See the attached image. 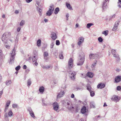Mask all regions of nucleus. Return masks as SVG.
Segmentation results:
<instances>
[{
    "label": "nucleus",
    "instance_id": "obj_1",
    "mask_svg": "<svg viewBox=\"0 0 121 121\" xmlns=\"http://www.w3.org/2000/svg\"><path fill=\"white\" fill-rule=\"evenodd\" d=\"M11 33L9 32H6L4 33L1 38L2 40L6 44L7 43L8 38L11 35Z\"/></svg>",
    "mask_w": 121,
    "mask_h": 121
},
{
    "label": "nucleus",
    "instance_id": "obj_2",
    "mask_svg": "<svg viewBox=\"0 0 121 121\" xmlns=\"http://www.w3.org/2000/svg\"><path fill=\"white\" fill-rule=\"evenodd\" d=\"M82 56L80 55L79 56L77 63V64L78 65H82L85 60V55L82 52Z\"/></svg>",
    "mask_w": 121,
    "mask_h": 121
},
{
    "label": "nucleus",
    "instance_id": "obj_3",
    "mask_svg": "<svg viewBox=\"0 0 121 121\" xmlns=\"http://www.w3.org/2000/svg\"><path fill=\"white\" fill-rule=\"evenodd\" d=\"M68 109L70 110H72L73 111L77 113L80 109L79 106L77 104H75L74 106H72L71 107L68 106Z\"/></svg>",
    "mask_w": 121,
    "mask_h": 121
},
{
    "label": "nucleus",
    "instance_id": "obj_4",
    "mask_svg": "<svg viewBox=\"0 0 121 121\" xmlns=\"http://www.w3.org/2000/svg\"><path fill=\"white\" fill-rule=\"evenodd\" d=\"M54 9V6L53 5H51L49 10L47 11L46 13V16H50L53 13Z\"/></svg>",
    "mask_w": 121,
    "mask_h": 121
},
{
    "label": "nucleus",
    "instance_id": "obj_5",
    "mask_svg": "<svg viewBox=\"0 0 121 121\" xmlns=\"http://www.w3.org/2000/svg\"><path fill=\"white\" fill-rule=\"evenodd\" d=\"M111 52L112 54L113 55V56L116 58V60L117 61H119L120 58L119 55L118 54H116V50L112 49Z\"/></svg>",
    "mask_w": 121,
    "mask_h": 121
},
{
    "label": "nucleus",
    "instance_id": "obj_6",
    "mask_svg": "<svg viewBox=\"0 0 121 121\" xmlns=\"http://www.w3.org/2000/svg\"><path fill=\"white\" fill-rule=\"evenodd\" d=\"M69 73V76L71 79L72 80L74 79L75 78V75L76 74V72L74 71L70 72Z\"/></svg>",
    "mask_w": 121,
    "mask_h": 121
},
{
    "label": "nucleus",
    "instance_id": "obj_7",
    "mask_svg": "<svg viewBox=\"0 0 121 121\" xmlns=\"http://www.w3.org/2000/svg\"><path fill=\"white\" fill-rule=\"evenodd\" d=\"M53 109L57 112H58V111L59 109V105L56 102L54 103L53 104Z\"/></svg>",
    "mask_w": 121,
    "mask_h": 121
},
{
    "label": "nucleus",
    "instance_id": "obj_8",
    "mask_svg": "<svg viewBox=\"0 0 121 121\" xmlns=\"http://www.w3.org/2000/svg\"><path fill=\"white\" fill-rule=\"evenodd\" d=\"M73 61L72 59L70 58L69 59L68 64V67L69 69L72 68L73 67Z\"/></svg>",
    "mask_w": 121,
    "mask_h": 121
},
{
    "label": "nucleus",
    "instance_id": "obj_9",
    "mask_svg": "<svg viewBox=\"0 0 121 121\" xmlns=\"http://www.w3.org/2000/svg\"><path fill=\"white\" fill-rule=\"evenodd\" d=\"M90 58V59H97L99 58V55L96 54L91 53L89 55Z\"/></svg>",
    "mask_w": 121,
    "mask_h": 121
},
{
    "label": "nucleus",
    "instance_id": "obj_10",
    "mask_svg": "<svg viewBox=\"0 0 121 121\" xmlns=\"http://www.w3.org/2000/svg\"><path fill=\"white\" fill-rule=\"evenodd\" d=\"M13 112L11 110L9 111L8 113L6 112L4 114V116L5 118H8L9 117H11L13 114Z\"/></svg>",
    "mask_w": 121,
    "mask_h": 121
},
{
    "label": "nucleus",
    "instance_id": "obj_11",
    "mask_svg": "<svg viewBox=\"0 0 121 121\" xmlns=\"http://www.w3.org/2000/svg\"><path fill=\"white\" fill-rule=\"evenodd\" d=\"M84 39L83 37H81L79 38L78 42V45L80 46L81 45L84 41Z\"/></svg>",
    "mask_w": 121,
    "mask_h": 121
},
{
    "label": "nucleus",
    "instance_id": "obj_12",
    "mask_svg": "<svg viewBox=\"0 0 121 121\" xmlns=\"http://www.w3.org/2000/svg\"><path fill=\"white\" fill-rule=\"evenodd\" d=\"M119 22V21H117L115 22L114 26L112 29V30L115 31L117 29Z\"/></svg>",
    "mask_w": 121,
    "mask_h": 121
},
{
    "label": "nucleus",
    "instance_id": "obj_13",
    "mask_svg": "<svg viewBox=\"0 0 121 121\" xmlns=\"http://www.w3.org/2000/svg\"><path fill=\"white\" fill-rule=\"evenodd\" d=\"M120 99V97H118V96L116 95L113 96L112 98V99L117 102L119 101Z\"/></svg>",
    "mask_w": 121,
    "mask_h": 121
},
{
    "label": "nucleus",
    "instance_id": "obj_14",
    "mask_svg": "<svg viewBox=\"0 0 121 121\" xmlns=\"http://www.w3.org/2000/svg\"><path fill=\"white\" fill-rule=\"evenodd\" d=\"M51 36L53 40H55L57 37L56 34L54 32H52L51 35Z\"/></svg>",
    "mask_w": 121,
    "mask_h": 121
},
{
    "label": "nucleus",
    "instance_id": "obj_15",
    "mask_svg": "<svg viewBox=\"0 0 121 121\" xmlns=\"http://www.w3.org/2000/svg\"><path fill=\"white\" fill-rule=\"evenodd\" d=\"M105 86V85L104 83H99L97 86V88L98 89H102L104 88Z\"/></svg>",
    "mask_w": 121,
    "mask_h": 121
},
{
    "label": "nucleus",
    "instance_id": "obj_16",
    "mask_svg": "<svg viewBox=\"0 0 121 121\" xmlns=\"http://www.w3.org/2000/svg\"><path fill=\"white\" fill-rule=\"evenodd\" d=\"M121 80V76H118L116 77L115 79V82L118 83Z\"/></svg>",
    "mask_w": 121,
    "mask_h": 121
},
{
    "label": "nucleus",
    "instance_id": "obj_17",
    "mask_svg": "<svg viewBox=\"0 0 121 121\" xmlns=\"http://www.w3.org/2000/svg\"><path fill=\"white\" fill-rule=\"evenodd\" d=\"M64 92L63 91H61L57 96V97L58 98H60L64 94Z\"/></svg>",
    "mask_w": 121,
    "mask_h": 121
},
{
    "label": "nucleus",
    "instance_id": "obj_18",
    "mask_svg": "<svg viewBox=\"0 0 121 121\" xmlns=\"http://www.w3.org/2000/svg\"><path fill=\"white\" fill-rule=\"evenodd\" d=\"M107 1V0H105L104 2L103 5V9L104 10L105 9H107L108 6H107V4H106V2Z\"/></svg>",
    "mask_w": 121,
    "mask_h": 121
},
{
    "label": "nucleus",
    "instance_id": "obj_19",
    "mask_svg": "<svg viewBox=\"0 0 121 121\" xmlns=\"http://www.w3.org/2000/svg\"><path fill=\"white\" fill-rule=\"evenodd\" d=\"M15 57V56H13V55H11L10 61L9 62V64H12V62H13L14 61Z\"/></svg>",
    "mask_w": 121,
    "mask_h": 121
},
{
    "label": "nucleus",
    "instance_id": "obj_20",
    "mask_svg": "<svg viewBox=\"0 0 121 121\" xmlns=\"http://www.w3.org/2000/svg\"><path fill=\"white\" fill-rule=\"evenodd\" d=\"M86 108L85 106H83L81 110V112L82 114H84L87 112Z\"/></svg>",
    "mask_w": 121,
    "mask_h": 121
},
{
    "label": "nucleus",
    "instance_id": "obj_21",
    "mask_svg": "<svg viewBox=\"0 0 121 121\" xmlns=\"http://www.w3.org/2000/svg\"><path fill=\"white\" fill-rule=\"evenodd\" d=\"M94 75V74L93 73L89 72L87 73L86 74L87 76L91 78H92L93 77Z\"/></svg>",
    "mask_w": 121,
    "mask_h": 121
},
{
    "label": "nucleus",
    "instance_id": "obj_22",
    "mask_svg": "<svg viewBox=\"0 0 121 121\" xmlns=\"http://www.w3.org/2000/svg\"><path fill=\"white\" fill-rule=\"evenodd\" d=\"M48 54L47 52H44L43 53V56L44 59L46 60L48 59Z\"/></svg>",
    "mask_w": 121,
    "mask_h": 121
},
{
    "label": "nucleus",
    "instance_id": "obj_23",
    "mask_svg": "<svg viewBox=\"0 0 121 121\" xmlns=\"http://www.w3.org/2000/svg\"><path fill=\"white\" fill-rule=\"evenodd\" d=\"M66 6L67 8L69 9L72 10L73 9L72 7L71 6L70 4H69L66 3Z\"/></svg>",
    "mask_w": 121,
    "mask_h": 121
},
{
    "label": "nucleus",
    "instance_id": "obj_24",
    "mask_svg": "<svg viewBox=\"0 0 121 121\" xmlns=\"http://www.w3.org/2000/svg\"><path fill=\"white\" fill-rule=\"evenodd\" d=\"M52 66L51 65L48 66H44L43 67V68L44 69H48L49 68L52 69Z\"/></svg>",
    "mask_w": 121,
    "mask_h": 121
},
{
    "label": "nucleus",
    "instance_id": "obj_25",
    "mask_svg": "<svg viewBox=\"0 0 121 121\" xmlns=\"http://www.w3.org/2000/svg\"><path fill=\"white\" fill-rule=\"evenodd\" d=\"M39 91L41 93L43 92L44 91V87L43 86L40 87L39 88Z\"/></svg>",
    "mask_w": 121,
    "mask_h": 121
},
{
    "label": "nucleus",
    "instance_id": "obj_26",
    "mask_svg": "<svg viewBox=\"0 0 121 121\" xmlns=\"http://www.w3.org/2000/svg\"><path fill=\"white\" fill-rule=\"evenodd\" d=\"M37 10L38 11V13H39L40 16H41L42 15V10L40 8H38L37 9Z\"/></svg>",
    "mask_w": 121,
    "mask_h": 121
},
{
    "label": "nucleus",
    "instance_id": "obj_27",
    "mask_svg": "<svg viewBox=\"0 0 121 121\" xmlns=\"http://www.w3.org/2000/svg\"><path fill=\"white\" fill-rule=\"evenodd\" d=\"M90 105L91 108H95V103L93 101H91L90 103Z\"/></svg>",
    "mask_w": 121,
    "mask_h": 121
},
{
    "label": "nucleus",
    "instance_id": "obj_28",
    "mask_svg": "<svg viewBox=\"0 0 121 121\" xmlns=\"http://www.w3.org/2000/svg\"><path fill=\"white\" fill-rule=\"evenodd\" d=\"M59 9L58 7H57L55 10L54 13L55 14H56L58 13V12L59 11Z\"/></svg>",
    "mask_w": 121,
    "mask_h": 121
},
{
    "label": "nucleus",
    "instance_id": "obj_29",
    "mask_svg": "<svg viewBox=\"0 0 121 121\" xmlns=\"http://www.w3.org/2000/svg\"><path fill=\"white\" fill-rule=\"evenodd\" d=\"M38 58L37 57H36V56H34L32 59V60L33 62H35L36 61Z\"/></svg>",
    "mask_w": 121,
    "mask_h": 121
},
{
    "label": "nucleus",
    "instance_id": "obj_30",
    "mask_svg": "<svg viewBox=\"0 0 121 121\" xmlns=\"http://www.w3.org/2000/svg\"><path fill=\"white\" fill-rule=\"evenodd\" d=\"M41 40L40 39H38L37 42V44L38 46H40L41 45Z\"/></svg>",
    "mask_w": 121,
    "mask_h": 121
},
{
    "label": "nucleus",
    "instance_id": "obj_31",
    "mask_svg": "<svg viewBox=\"0 0 121 121\" xmlns=\"http://www.w3.org/2000/svg\"><path fill=\"white\" fill-rule=\"evenodd\" d=\"M117 6L120 8H121V0H118L117 3Z\"/></svg>",
    "mask_w": 121,
    "mask_h": 121
},
{
    "label": "nucleus",
    "instance_id": "obj_32",
    "mask_svg": "<svg viewBox=\"0 0 121 121\" xmlns=\"http://www.w3.org/2000/svg\"><path fill=\"white\" fill-rule=\"evenodd\" d=\"M97 63V61L96 60H95L94 62V63L93 64L91 67L92 68L94 67L96 65Z\"/></svg>",
    "mask_w": 121,
    "mask_h": 121
},
{
    "label": "nucleus",
    "instance_id": "obj_33",
    "mask_svg": "<svg viewBox=\"0 0 121 121\" xmlns=\"http://www.w3.org/2000/svg\"><path fill=\"white\" fill-rule=\"evenodd\" d=\"M31 82L30 79H28L27 81V86L29 87L31 84Z\"/></svg>",
    "mask_w": 121,
    "mask_h": 121
},
{
    "label": "nucleus",
    "instance_id": "obj_34",
    "mask_svg": "<svg viewBox=\"0 0 121 121\" xmlns=\"http://www.w3.org/2000/svg\"><path fill=\"white\" fill-rule=\"evenodd\" d=\"M93 25V24L92 23H89L87 24L86 26V27L88 28H89L91 26Z\"/></svg>",
    "mask_w": 121,
    "mask_h": 121
},
{
    "label": "nucleus",
    "instance_id": "obj_35",
    "mask_svg": "<svg viewBox=\"0 0 121 121\" xmlns=\"http://www.w3.org/2000/svg\"><path fill=\"white\" fill-rule=\"evenodd\" d=\"M90 93V95L91 97H93L95 95V93L94 92L92 91H89Z\"/></svg>",
    "mask_w": 121,
    "mask_h": 121
},
{
    "label": "nucleus",
    "instance_id": "obj_36",
    "mask_svg": "<svg viewBox=\"0 0 121 121\" xmlns=\"http://www.w3.org/2000/svg\"><path fill=\"white\" fill-rule=\"evenodd\" d=\"M12 83V82L10 80L7 81L6 82V85H9Z\"/></svg>",
    "mask_w": 121,
    "mask_h": 121
},
{
    "label": "nucleus",
    "instance_id": "obj_37",
    "mask_svg": "<svg viewBox=\"0 0 121 121\" xmlns=\"http://www.w3.org/2000/svg\"><path fill=\"white\" fill-rule=\"evenodd\" d=\"M15 48H14V49H13L12 53L11 54V55L15 56L16 55L15 53Z\"/></svg>",
    "mask_w": 121,
    "mask_h": 121
},
{
    "label": "nucleus",
    "instance_id": "obj_38",
    "mask_svg": "<svg viewBox=\"0 0 121 121\" xmlns=\"http://www.w3.org/2000/svg\"><path fill=\"white\" fill-rule=\"evenodd\" d=\"M25 21L24 20H22L20 24V26H22L24 25V24H25Z\"/></svg>",
    "mask_w": 121,
    "mask_h": 121
},
{
    "label": "nucleus",
    "instance_id": "obj_39",
    "mask_svg": "<svg viewBox=\"0 0 121 121\" xmlns=\"http://www.w3.org/2000/svg\"><path fill=\"white\" fill-rule=\"evenodd\" d=\"M10 101L9 100H8L5 106L7 107H9L10 103Z\"/></svg>",
    "mask_w": 121,
    "mask_h": 121
},
{
    "label": "nucleus",
    "instance_id": "obj_40",
    "mask_svg": "<svg viewBox=\"0 0 121 121\" xmlns=\"http://www.w3.org/2000/svg\"><path fill=\"white\" fill-rule=\"evenodd\" d=\"M108 30H106L103 32L102 34L104 35L105 36H106L108 35Z\"/></svg>",
    "mask_w": 121,
    "mask_h": 121
},
{
    "label": "nucleus",
    "instance_id": "obj_41",
    "mask_svg": "<svg viewBox=\"0 0 121 121\" xmlns=\"http://www.w3.org/2000/svg\"><path fill=\"white\" fill-rule=\"evenodd\" d=\"M67 104L68 105V106L71 107L72 106V104H71L70 102V101L67 102H66Z\"/></svg>",
    "mask_w": 121,
    "mask_h": 121
},
{
    "label": "nucleus",
    "instance_id": "obj_42",
    "mask_svg": "<svg viewBox=\"0 0 121 121\" xmlns=\"http://www.w3.org/2000/svg\"><path fill=\"white\" fill-rule=\"evenodd\" d=\"M31 112H30V115L33 118H34L35 117V115L34 113L32 111Z\"/></svg>",
    "mask_w": 121,
    "mask_h": 121
},
{
    "label": "nucleus",
    "instance_id": "obj_43",
    "mask_svg": "<svg viewBox=\"0 0 121 121\" xmlns=\"http://www.w3.org/2000/svg\"><path fill=\"white\" fill-rule=\"evenodd\" d=\"M98 40L99 42H102L103 41V39L101 37H99L98 38Z\"/></svg>",
    "mask_w": 121,
    "mask_h": 121
},
{
    "label": "nucleus",
    "instance_id": "obj_44",
    "mask_svg": "<svg viewBox=\"0 0 121 121\" xmlns=\"http://www.w3.org/2000/svg\"><path fill=\"white\" fill-rule=\"evenodd\" d=\"M42 102H43V105L46 106L47 105V104L45 103V101L43 99H42Z\"/></svg>",
    "mask_w": 121,
    "mask_h": 121
},
{
    "label": "nucleus",
    "instance_id": "obj_45",
    "mask_svg": "<svg viewBox=\"0 0 121 121\" xmlns=\"http://www.w3.org/2000/svg\"><path fill=\"white\" fill-rule=\"evenodd\" d=\"M59 57L60 59H63V54H62V53H61V54H60Z\"/></svg>",
    "mask_w": 121,
    "mask_h": 121
},
{
    "label": "nucleus",
    "instance_id": "obj_46",
    "mask_svg": "<svg viewBox=\"0 0 121 121\" xmlns=\"http://www.w3.org/2000/svg\"><path fill=\"white\" fill-rule=\"evenodd\" d=\"M20 68V66L19 65H18L16 67L15 69L16 71H18Z\"/></svg>",
    "mask_w": 121,
    "mask_h": 121
},
{
    "label": "nucleus",
    "instance_id": "obj_47",
    "mask_svg": "<svg viewBox=\"0 0 121 121\" xmlns=\"http://www.w3.org/2000/svg\"><path fill=\"white\" fill-rule=\"evenodd\" d=\"M56 44L57 45H59L60 44V42L59 40H57L56 41Z\"/></svg>",
    "mask_w": 121,
    "mask_h": 121
},
{
    "label": "nucleus",
    "instance_id": "obj_48",
    "mask_svg": "<svg viewBox=\"0 0 121 121\" xmlns=\"http://www.w3.org/2000/svg\"><path fill=\"white\" fill-rule=\"evenodd\" d=\"M12 107L14 108H17V105L16 104H13L12 105Z\"/></svg>",
    "mask_w": 121,
    "mask_h": 121
},
{
    "label": "nucleus",
    "instance_id": "obj_49",
    "mask_svg": "<svg viewBox=\"0 0 121 121\" xmlns=\"http://www.w3.org/2000/svg\"><path fill=\"white\" fill-rule=\"evenodd\" d=\"M87 90H88L89 91H91V87L90 86H87Z\"/></svg>",
    "mask_w": 121,
    "mask_h": 121
},
{
    "label": "nucleus",
    "instance_id": "obj_50",
    "mask_svg": "<svg viewBox=\"0 0 121 121\" xmlns=\"http://www.w3.org/2000/svg\"><path fill=\"white\" fill-rule=\"evenodd\" d=\"M28 111L29 112V113L32 112L33 111L31 108H29L28 109Z\"/></svg>",
    "mask_w": 121,
    "mask_h": 121
},
{
    "label": "nucleus",
    "instance_id": "obj_51",
    "mask_svg": "<svg viewBox=\"0 0 121 121\" xmlns=\"http://www.w3.org/2000/svg\"><path fill=\"white\" fill-rule=\"evenodd\" d=\"M121 89V87L120 86H118L117 87V90L118 91H120Z\"/></svg>",
    "mask_w": 121,
    "mask_h": 121
},
{
    "label": "nucleus",
    "instance_id": "obj_52",
    "mask_svg": "<svg viewBox=\"0 0 121 121\" xmlns=\"http://www.w3.org/2000/svg\"><path fill=\"white\" fill-rule=\"evenodd\" d=\"M54 43L53 42H52L51 44L50 45V48H53L54 45Z\"/></svg>",
    "mask_w": 121,
    "mask_h": 121
},
{
    "label": "nucleus",
    "instance_id": "obj_53",
    "mask_svg": "<svg viewBox=\"0 0 121 121\" xmlns=\"http://www.w3.org/2000/svg\"><path fill=\"white\" fill-rule=\"evenodd\" d=\"M9 107L5 106V108L4 110V112H6V111L8 109Z\"/></svg>",
    "mask_w": 121,
    "mask_h": 121
},
{
    "label": "nucleus",
    "instance_id": "obj_54",
    "mask_svg": "<svg viewBox=\"0 0 121 121\" xmlns=\"http://www.w3.org/2000/svg\"><path fill=\"white\" fill-rule=\"evenodd\" d=\"M55 69L56 70H58L59 69V68L58 67L57 65L55 66Z\"/></svg>",
    "mask_w": 121,
    "mask_h": 121
},
{
    "label": "nucleus",
    "instance_id": "obj_55",
    "mask_svg": "<svg viewBox=\"0 0 121 121\" xmlns=\"http://www.w3.org/2000/svg\"><path fill=\"white\" fill-rule=\"evenodd\" d=\"M21 28L20 27H19L17 29V31L18 32H19L20 31Z\"/></svg>",
    "mask_w": 121,
    "mask_h": 121
},
{
    "label": "nucleus",
    "instance_id": "obj_56",
    "mask_svg": "<svg viewBox=\"0 0 121 121\" xmlns=\"http://www.w3.org/2000/svg\"><path fill=\"white\" fill-rule=\"evenodd\" d=\"M32 0H26V1L27 3H29Z\"/></svg>",
    "mask_w": 121,
    "mask_h": 121
},
{
    "label": "nucleus",
    "instance_id": "obj_57",
    "mask_svg": "<svg viewBox=\"0 0 121 121\" xmlns=\"http://www.w3.org/2000/svg\"><path fill=\"white\" fill-rule=\"evenodd\" d=\"M5 47L7 49H9L10 48V46L7 45H5Z\"/></svg>",
    "mask_w": 121,
    "mask_h": 121
},
{
    "label": "nucleus",
    "instance_id": "obj_58",
    "mask_svg": "<svg viewBox=\"0 0 121 121\" xmlns=\"http://www.w3.org/2000/svg\"><path fill=\"white\" fill-rule=\"evenodd\" d=\"M26 66L25 65H24L23 67V68L24 69H26Z\"/></svg>",
    "mask_w": 121,
    "mask_h": 121
},
{
    "label": "nucleus",
    "instance_id": "obj_59",
    "mask_svg": "<svg viewBox=\"0 0 121 121\" xmlns=\"http://www.w3.org/2000/svg\"><path fill=\"white\" fill-rule=\"evenodd\" d=\"M44 21L45 22H47L48 21V20L46 18H45L44 19Z\"/></svg>",
    "mask_w": 121,
    "mask_h": 121
},
{
    "label": "nucleus",
    "instance_id": "obj_60",
    "mask_svg": "<svg viewBox=\"0 0 121 121\" xmlns=\"http://www.w3.org/2000/svg\"><path fill=\"white\" fill-rule=\"evenodd\" d=\"M74 95L73 94H72L71 95V97L72 98H74Z\"/></svg>",
    "mask_w": 121,
    "mask_h": 121
},
{
    "label": "nucleus",
    "instance_id": "obj_61",
    "mask_svg": "<svg viewBox=\"0 0 121 121\" xmlns=\"http://www.w3.org/2000/svg\"><path fill=\"white\" fill-rule=\"evenodd\" d=\"M3 93V91H0V98H1V95H2Z\"/></svg>",
    "mask_w": 121,
    "mask_h": 121
},
{
    "label": "nucleus",
    "instance_id": "obj_62",
    "mask_svg": "<svg viewBox=\"0 0 121 121\" xmlns=\"http://www.w3.org/2000/svg\"><path fill=\"white\" fill-rule=\"evenodd\" d=\"M107 106V104H106V103H104V105H103V106L104 107H105V106Z\"/></svg>",
    "mask_w": 121,
    "mask_h": 121
},
{
    "label": "nucleus",
    "instance_id": "obj_63",
    "mask_svg": "<svg viewBox=\"0 0 121 121\" xmlns=\"http://www.w3.org/2000/svg\"><path fill=\"white\" fill-rule=\"evenodd\" d=\"M15 13L16 14H18V13H19V11L18 10H16L15 11Z\"/></svg>",
    "mask_w": 121,
    "mask_h": 121
},
{
    "label": "nucleus",
    "instance_id": "obj_64",
    "mask_svg": "<svg viewBox=\"0 0 121 121\" xmlns=\"http://www.w3.org/2000/svg\"><path fill=\"white\" fill-rule=\"evenodd\" d=\"M100 117V116L99 115L98 116H96L95 117V119H97V118L98 117Z\"/></svg>",
    "mask_w": 121,
    "mask_h": 121
}]
</instances>
